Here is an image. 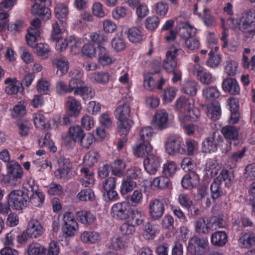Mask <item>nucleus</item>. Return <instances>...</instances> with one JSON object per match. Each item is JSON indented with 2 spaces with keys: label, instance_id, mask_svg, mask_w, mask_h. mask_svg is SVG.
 I'll return each instance as SVG.
<instances>
[{
  "label": "nucleus",
  "instance_id": "nucleus-25",
  "mask_svg": "<svg viewBox=\"0 0 255 255\" xmlns=\"http://www.w3.org/2000/svg\"><path fill=\"white\" fill-rule=\"evenodd\" d=\"M221 184L214 178L210 185L211 197L213 200L219 199L224 195Z\"/></svg>",
  "mask_w": 255,
  "mask_h": 255
},
{
  "label": "nucleus",
  "instance_id": "nucleus-50",
  "mask_svg": "<svg viewBox=\"0 0 255 255\" xmlns=\"http://www.w3.org/2000/svg\"><path fill=\"white\" fill-rule=\"evenodd\" d=\"M94 141V136L93 135L90 133L87 134L84 133L83 137L80 138L78 142L80 143L81 146L83 148L88 149Z\"/></svg>",
  "mask_w": 255,
  "mask_h": 255
},
{
  "label": "nucleus",
  "instance_id": "nucleus-43",
  "mask_svg": "<svg viewBox=\"0 0 255 255\" xmlns=\"http://www.w3.org/2000/svg\"><path fill=\"white\" fill-rule=\"evenodd\" d=\"M96 48L93 44L88 43L84 44L82 49V53L84 55L89 58H92L97 56Z\"/></svg>",
  "mask_w": 255,
  "mask_h": 255
},
{
  "label": "nucleus",
  "instance_id": "nucleus-17",
  "mask_svg": "<svg viewBox=\"0 0 255 255\" xmlns=\"http://www.w3.org/2000/svg\"><path fill=\"white\" fill-rule=\"evenodd\" d=\"M81 109V105L80 102L76 99L69 97L67 102V111L69 115L76 118L78 117Z\"/></svg>",
  "mask_w": 255,
  "mask_h": 255
},
{
  "label": "nucleus",
  "instance_id": "nucleus-57",
  "mask_svg": "<svg viewBox=\"0 0 255 255\" xmlns=\"http://www.w3.org/2000/svg\"><path fill=\"white\" fill-rule=\"evenodd\" d=\"M99 157L100 155L96 151H90L85 156V160L88 161V163L90 165H93L97 163Z\"/></svg>",
  "mask_w": 255,
  "mask_h": 255
},
{
  "label": "nucleus",
  "instance_id": "nucleus-55",
  "mask_svg": "<svg viewBox=\"0 0 255 255\" xmlns=\"http://www.w3.org/2000/svg\"><path fill=\"white\" fill-rule=\"evenodd\" d=\"M59 246L57 243L52 241L49 245L47 249L44 248V254L46 255H58Z\"/></svg>",
  "mask_w": 255,
  "mask_h": 255
},
{
  "label": "nucleus",
  "instance_id": "nucleus-39",
  "mask_svg": "<svg viewBox=\"0 0 255 255\" xmlns=\"http://www.w3.org/2000/svg\"><path fill=\"white\" fill-rule=\"evenodd\" d=\"M170 180L168 177L164 175L155 178L152 183V185L155 187L164 189L168 187Z\"/></svg>",
  "mask_w": 255,
  "mask_h": 255
},
{
  "label": "nucleus",
  "instance_id": "nucleus-22",
  "mask_svg": "<svg viewBox=\"0 0 255 255\" xmlns=\"http://www.w3.org/2000/svg\"><path fill=\"white\" fill-rule=\"evenodd\" d=\"M221 132L226 139L235 141L239 138V130L235 127L225 126L222 128Z\"/></svg>",
  "mask_w": 255,
  "mask_h": 255
},
{
  "label": "nucleus",
  "instance_id": "nucleus-63",
  "mask_svg": "<svg viewBox=\"0 0 255 255\" xmlns=\"http://www.w3.org/2000/svg\"><path fill=\"white\" fill-rule=\"evenodd\" d=\"M117 178L113 177H109L103 182V187L105 191L115 189Z\"/></svg>",
  "mask_w": 255,
  "mask_h": 255
},
{
  "label": "nucleus",
  "instance_id": "nucleus-35",
  "mask_svg": "<svg viewBox=\"0 0 255 255\" xmlns=\"http://www.w3.org/2000/svg\"><path fill=\"white\" fill-rule=\"evenodd\" d=\"M84 134V130L79 126H71L69 128V137L75 142L79 141Z\"/></svg>",
  "mask_w": 255,
  "mask_h": 255
},
{
  "label": "nucleus",
  "instance_id": "nucleus-58",
  "mask_svg": "<svg viewBox=\"0 0 255 255\" xmlns=\"http://www.w3.org/2000/svg\"><path fill=\"white\" fill-rule=\"evenodd\" d=\"M139 135V140L149 142L152 136L151 128L150 127H146L142 128L140 130Z\"/></svg>",
  "mask_w": 255,
  "mask_h": 255
},
{
  "label": "nucleus",
  "instance_id": "nucleus-41",
  "mask_svg": "<svg viewBox=\"0 0 255 255\" xmlns=\"http://www.w3.org/2000/svg\"><path fill=\"white\" fill-rule=\"evenodd\" d=\"M90 38L91 41L99 45H102L106 42L108 37L103 32L98 31L91 34Z\"/></svg>",
  "mask_w": 255,
  "mask_h": 255
},
{
  "label": "nucleus",
  "instance_id": "nucleus-18",
  "mask_svg": "<svg viewBox=\"0 0 255 255\" xmlns=\"http://www.w3.org/2000/svg\"><path fill=\"white\" fill-rule=\"evenodd\" d=\"M198 176L194 173L186 174L182 179V186L186 189H192L198 184Z\"/></svg>",
  "mask_w": 255,
  "mask_h": 255
},
{
  "label": "nucleus",
  "instance_id": "nucleus-36",
  "mask_svg": "<svg viewBox=\"0 0 255 255\" xmlns=\"http://www.w3.org/2000/svg\"><path fill=\"white\" fill-rule=\"evenodd\" d=\"M126 167V164L122 160H116L111 167L112 173L114 175L121 177L124 174V170Z\"/></svg>",
  "mask_w": 255,
  "mask_h": 255
},
{
  "label": "nucleus",
  "instance_id": "nucleus-31",
  "mask_svg": "<svg viewBox=\"0 0 255 255\" xmlns=\"http://www.w3.org/2000/svg\"><path fill=\"white\" fill-rule=\"evenodd\" d=\"M136 187V183L133 180L124 177L121 183L120 192L122 195H125L132 191Z\"/></svg>",
  "mask_w": 255,
  "mask_h": 255
},
{
  "label": "nucleus",
  "instance_id": "nucleus-34",
  "mask_svg": "<svg viewBox=\"0 0 255 255\" xmlns=\"http://www.w3.org/2000/svg\"><path fill=\"white\" fill-rule=\"evenodd\" d=\"M76 218L78 221L85 225L92 224L95 219V217L91 213L84 211H78L76 213Z\"/></svg>",
  "mask_w": 255,
  "mask_h": 255
},
{
  "label": "nucleus",
  "instance_id": "nucleus-52",
  "mask_svg": "<svg viewBox=\"0 0 255 255\" xmlns=\"http://www.w3.org/2000/svg\"><path fill=\"white\" fill-rule=\"evenodd\" d=\"M159 21V18L156 15L149 16L146 19L145 26L148 29L154 30L158 26Z\"/></svg>",
  "mask_w": 255,
  "mask_h": 255
},
{
  "label": "nucleus",
  "instance_id": "nucleus-61",
  "mask_svg": "<svg viewBox=\"0 0 255 255\" xmlns=\"http://www.w3.org/2000/svg\"><path fill=\"white\" fill-rule=\"evenodd\" d=\"M135 227L128 222L123 223L120 227V230L124 235H132L135 232Z\"/></svg>",
  "mask_w": 255,
  "mask_h": 255
},
{
  "label": "nucleus",
  "instance_id": "nucleus-46",
  "mask_svg": "<svg viewBox=\"0 0 255 255\" xmlns=\"http://www.w3.org/2000/svg\"><path fill=\"white\" fill-rule=\"evenodd\" d=\"M28 254L29 255H41L44 254V248L37 243H32L28 249Z\"/></svg>",
  "mask_w": 255,
  "mask_h": 255
},
{
  "label": "nucleus",
  "instance_id": "nucleus-24",
  "mask_svg": "<svg viewBox=\"0 0 255 255\" xmlns=\"http://www.w3.org/2000/svg\"><path fill=\"white\" fill-rule=\"evenodd\" d=\"M144 217L141 214V212L137 210H133L131 209L128 218L127 219L128 222L131 223L135 227L142 225L143 223Z\"/></svg>",
  "mask_w": 255,
  "mask_h": 255
},
{
  "label": "nucleus",
  "instance_id": "nucleus-4",
  "mask_svg": "<svg viewBox=\"0 0 255 255\" xmlns=\"http://www.w3.org/2000/svg\"><path fill=\"white\" fill-rule=\"evenodd\" d=\"M7 175H2L0 180L5 184L10 182L11 180L20 182L23 176V169L21 166L14 161H11L7 164Z\"/></svg>",
  "mask_w": 255,
  "mask_h": 255
},
{
  "label": "nucleus",
  "instance_id": "nucleus-62",
  "mask_svg": "<svg viewBox=\"0 0 255 255\" xmlns=\"http://www.w3.org/2000/svg\"><path fill=\"white\" fill-rule=\"evenodd\" d=\"M244 177L246 179L251 181L255 179V164L248 165L245 168Z\"/></svg>",
  "mask_w": 255,
  "mask_h": 255
},
{
  "label": "nucleus",
  "instance_id": "nucleus-64",
  "mask_svg": "<svg viewBox=\"0 0 255 255\" xmlns=\"http://www.w3.org/2000/svg\"><path fill=\"white\" fill-rule=\"evenodd\" d=\"M83 84V82L78 78H72L69 82V93L79 89Z\"/></svg>",
  "mask_w": 255,
  "mask_h": 255
},
{
  "label": "nucleus",
  "instance_id": "nucleus-2",
  "mask_svg": "<svg viewBox=\"0 0 255 255\" xmlns=\"http://www.w3.org/2000/svg\"><path fill=\"white\" fill-rule=\"evenodd\" d=\"M196 32V29L188 22L183 24L180 28L179 35L189 50H195L200 47V42L195 37Z\"/></svg>",
  "mask_w": 255,
  "mask_h": 255
},
{
  "label": "nucleus",
  "instance_id": "nucleus-3",
  "mask_svg": "<svg viewBox=\"0 0 255 255\" xmlns=\"http://www.w3.org/2000/svg\"><path fill=\"white\" fill-rule=\"evenodd\" d=\"M8 202L14 210H23L28 205L29 203L28 193L22 190H13L8 194Z\"/></svg>",
  "mask_w": 255,
  "mask_h": 255
},
{
  "label": "nucleus",
  "instance_id": "nucleus-59",
  "mask_svg": "<svg viewBox=\"0 0 255 255\" xmlns=\"http://www.w3.org/2000/svg\"><path fill=\"white\" fill-rule=\"evenodd\" d=\"M176 95V91L172 88L165 89L162 94L163 100L166 103L171 102Z\"/></svg>",
  "mask_w": 255,
  "mask_h": 255
},
{
  "label": "nucleus",
  "instance_id": "nucleus-48",
  "mask_svg": "<svg viewBox=\"0 0 255 255\" xmlns=\"http://www.w3.org/2000/svg\"><path fill=\"white\" fill-rule=\"evenodd\" d=\"M34 52L40 57H47L50 49L49 46L46 43L37 44L34 48Z\"/></svg>",
  "mask_w": 255,
  "mask_h": 255
},
{
  "label": "nucleus",
  "instance_id": "nucleus-7",
  "mask_svg": "<svg viewBox=\"0 0 255 255\" xmlns=\"http://www.w3.org/2000/svg\"><path fill=\"white\" fill-rule=\"evenodd\" d=\"M165 211V202L163 200L154 199L150 200L148 205V213L153 221L159 220Z\"/></svg>",
  "mask_w": 255,
  "mask_h": 255
},
{
  "label": "nucleus",
  "instance_id": "nucleus-10",
  "mask_svg": "<svg viewBox=\"0 0 255 255\" xmlns=\"http://www.w3.org/2000/svg\"><path fill=\"white\" fill-rule=\"evenodd\" d=\"M165 146L166 151L170 155H175L177 153L182 154L185 153V147L182 146L179 138L173 136L168 138Z\"/></svg>",
  "mask_w": 255,
  "mask_h": 255
},
{
  "label": "nucleus",
  "instance_id": "nucleus-21",
  "mask_svg": "<svg viewBox=\"0 0 255 255\" xmlns=\"http://www.w3.org/2000/svg\"><path fill=\"white\" fill-rule=\"evenodd\" d=\"M211 241L212 244L214 246L223 247L228 241V236L224 232H216L212 234Z\"/></svg>",
  "mask_w": 255,
  "mask_h": 255
},
{
  "label": "nucleus",
  "instance_id": "nucleus-12",
  "mask_svg": "<svg viewBox=\"0 0 255 255\" xmlns=\"http://www.w3.org/2000/svg\"><path fill=\"white\" fill-rule=\"evenodd\" d=\"M168 114L163 111L158 112L154 116L151 125L157 130H162L166 128L168 124Z\"/></svg>",
  "mask_w": 255,
  "mask_h": 255
},
{
  "label": "nucleus",
  "instance_id": "nucleus-42",
  "mask_svg": "<svg viewBox=\"0 0 255 255\" xmlns=\"http://www.w3.org/2000/svg\"><path fill=\"white\" fill-rule=\"evenodd\" d=\"M203 94L205 99L212 100L220 96V93L216 87H209L203 90Z\"/></svg>",
  "mask_w": 255,
  "mask_h": 255
},
{
  "label": "nucleus",
  "instance_id": "nucleus-47",
  "mask_svg": "<svg viewBox=\"0 0 255 255\" xmlns=\"http://www.w3.org/2000/svg\"><path fill=\"white\" fill-rule=\"evenodd\" d=\"M246 151V148H243L242 150L233 152L228 157V162L232 164H236L237 162H239L244 156Z\"/></svg>",
  "mask_w": 255,
  "mask_h": 255
},
{
  "label": "nucleus",
  "instance_id": "nucleus-6",
  "mask_svg": "<svg viewBox=\"0 0 255 255\" xmlns=\"http://www.w3.org/2000/svg\"><path fill=\"white\" fill-rule=\"evenodd\" d=\"M240 29L245 33L244 37L252 38L255 35V10H251L246 13L245 19Z\"/></svg>",
  "mask_w": 255,
  "mask_h": 255
},
{
  "label": "nucleus",
  "instance_id": "nucleus-15",
  "mask_svg": "<svg viewBox=\"0 0 255 255\" xmlns=\"http://www.w3.org/2000/svg\"><path fill=\"white\" fill-rule=\"evenodd\" d=\"M26 230L31 238H36L42 235L43 232V229L40 223L36 220L30 221L27 224Z\"/></svg>",
  "mask_w": 255,
  "mask_h": 255
},
{
  "label": "nucleus",
  "instance_id": "nucleus-19",
  "mask_svg": "<svg viewBox=\"0 0 255 255\" xmlns=\"http://www.w3.org/2000/svg\"><path fill=\"white\" fill-rule=\"evenodd\" d=\"M193 100L191 98H186L185 96H180L176 102L175 109L179 112H184L190 109L192 106Z\"/></svg>",
  "mask_w": 255,
  "mask_h": 255
},
{
  "label": "nucleus",
  "instance_id": "nucleus-5",
  "mask_svg": "<svg viewBox=\"0 0 255 255\" xmlns=\"http://www.w3.org/2000/svg\"><path fill=\"white\" fill-rule=\"evenodd\" d=\"M61 27L57 22L53 25V30L51 32V38L53 41H56L57 43L56 45L57 50L59 52H62L66 49L68 45H69V42L66 39L64 41H60L61 34L66 30V23L65 20L60 21Z\"/></svg>",
  "mask_w": 255,
  "mask_h": 255
},
{
  "label": "nucleus",
  "instance_id": "nucleus-56",
  "mask_svg": "<svg viewBox=\"0 0 255 255\" xmlns=\"http://www.w3.org/2000/svg\"><path fill=\"white\" fill-rule=\"evenodd\" d=\"M111 44L112 47L117 51H120L125 49L126 45L123 39L119 37L113 39Z\"/></svg>",
  "mask_w": 255,
  "mask_h": 255
},
{
  "label": "nucleus",
  "instance_id": "nucleus-8",
  "mask_svg": "<svg viewBox=\"0 0 255 255\" xmlns=\"http://www.w3.org/2000/svg\"><path fill=\"white\" fill-rule=\"evenodd\" d=\"M223 140V137L219 132H213L202 142L203 151L205 153L216 151L217 150L218 144Z\"/></svg>",
  "mask_w": 255,
  "mask_h": 255
},
{
  "label": "nucleus",
  "instance_id": "nucleus-20",
  "mask_svg": "<svg viewBox=\"0 0 255 255\" xmlns=\"http://www.w3.org/2000/svg\"><path fill=\"white\" fill-rule=\"evenodd\" d=\"M53 64L57 67V74L59 76H62L68 72L69 63L65 57L54 58Z\"/></svg>",
  "mask_w": 255,
  "mask_h": 255
},
{
  "label": "nucleus",
  "instance_id": "nucleus-13",
  "mask_svg": "<svg viewBox=\"0 0 255 255\" xmlns=\"http://www.w3.org/2000/svg\"><path fill=\"white\" fill-rule=\"evenodd\" d=\"M222 88L232 95H239L240 92V86L237 80L232 78H227L222 83Z\"/></svg>",
  "mask_w": 255,
  "mask_h": 255
},
{
  "label": "nucleus",
  "instance_id": "nucleus-51",
  "mask_svg": "<svg viewBox=\"0 0 255 255\" xmlns=\"http://www.w3.org/2000/svg\"><path fill=\"white\" fill-rule=\"evenodd\" d=\"M197 84L194 82H188L185 84L183 90L185 93L191 96L196 95L197 93Z\"/></svg>",
  "mask_w": 255,
  "mask_h": 255
},
{
  "label": "nucleus",
  "instance_id": "nucleus-14",
  "mask_svg": "<svg viewBox=\"0 0 255 255\" xmlns=\"http://www.w3.org/2000/svg\"><path fill=\"white\" fill-rule=\"evenodd\" d=\"M134 154L139 157L148 156L152 151V146L149 142L139 140V143L136 144L133 148Z\"/></svg>",
  "mask_w": 255,
  "mask_h": 255
},
{
  "label": "nucleus",
  "instance_id": "nucleus-1",
  "mask_svg": "<svg viewBox=\"0 0 255 255\" xmlns=\"http://www.w3.org/2000/svg\"><path fill=\"white\" fill-rule=\"evenodd\" d=\"M115 115L118 120L117 127L121 135H128L133 124L130 117V108L127 103L120 105L115 111Z\"/></svg>",
  "mask_w": 255,
  "mask_h": 255
},
{
  "label": "nucleus",
  "instance_id": "nucleus-60",
  "mask_svg": "<svg viewBox=\"0 0 255 255\" xmlns=\"http://www.w3.org/2000/svg\"><path fill=\"white\" fill-rule=\"evenodd\" d=\"M168 8L167 3L160 1L156 3L155 10L157 14L164 16L167 13Z\"/></svg>",
  "mask_w": 255,
  "mask_h": 255
},
{
  "label": "nucleus",
  "instance_id": "nucleus-53",
  "mask_svg": "<svg viewBox=\"0 0 255 255\" xmlns=\"http://www.w3.org/2000/svg\"><path fill=\"white\" fill-rule=\"evenodd\" d=\"M178 200L180 205L188 210H191L192 201L190 200L187 194H181L179 195Z\"/></svg>",
  "mask_w": 255,
  "mask_h": 255
},
{
  "label": "nucleus",
  "instance_id": "nucleus-32",
  "mask_svg": "<svg viewBox=\"0 0 255 255\" xmlns=\"http://www.w3.org/2000/svg\"><path fill=\"white\" fill-rule=\"evenodd\" d=\"M81 240L85 243H96L100 240V234L94 231H85L81 235Z\"/></svg>",
  "mask_w": 255,
  "mask_h": 255
},
{
  "label": "nucleus",
  "instance_id": "nucleus-16",
  "mask_svg": "<svg viewBox=\"0 0 255 255\" xmlns=\"http://www.w3.org/2000/svg\"><path fill=\"white\" fill-rule=\"evenodd\" d=\"M31 12L44 20L49 19L51 16L50 9L42 3H38V2H36L32 6Z\"/></svg>",
  "mask_w": 255,
  "mask_h": 255
},
{
  "label": "nucleus",
  "instance_id": "nucleus-45",
  "mask_svg": "<svg viewBox=\"0 0 255 255\" xmlns=\"http://www.w3.org/2000/svg\"><path fill=\"white\" fill-rule=\"evenodd\" d=\"M208 111L211 115V118L213 120H216L218 119L221 113L220 106L218 102L213 103L208 108Z\"/></svg>",
  "mask_w": 255,
  "mask_h": 255
},
{
  "label": "nucleus",
  "instance_id": "nucleus-26",
  "mask_svg": "<svg viewBox=\"0 0 255 255\" xmlns=\"http://www.w3.org/2000/svg\"><path fill=\"white\" fill-rule=\"evenodd\" d=\"M210 220L206 217L198 218L196 221V231L199 233L207 234L209 233L211 226Z\"/></svg>",
  "mask_w": 255,
  "mask_h": 255
},
{
  "label": "nucleus",
  "instance_id": "nucleus-44",
  "mask_svg": "<svg viewBox=\"0 0 255 255\" xmlns=\"http://www.w3.org/2000/svg\"><path fill=\"white\" fill-rule=\"evenodd\" d=\"M78 229V225L77 223H64L62 227L63 233L69 237L74 236Z\"/></svg>",
  "mask_w": 255,
  "mask_h": 255
},
{
  "label": "nucleus",
  "instance_id": "nucleus-11",
  "mask_svg": "<svg viewBox=\"0 0 255 255\" xmlns=\"http://www.w3.org/2000/svg\"><path fill=\"white\" fill-rule=\"evenodd\" d=\"M145 170L150 174H155L160 167L158 157L153 155H148L143 161Z\"/></svg>",
  "mask_w": 255,
  "mask_h": 255
},
{
  "label": "nucleus",
  "instance_id": "nucleus-54",
  "mask_svg": "<svg viewBox=\"0 0 255 255\" xmlns=\"http://www.w3.org/2000/svg\"><path fill=\"white\" fill-rule=\"evenodd\" d=\"M200 116L199 110L194 108L192 106H190V109L186 111V113H185V119L186 120H193L195 121Z\"/></svg>",
  "mask_w": 255,
  "mask_h": 255
},
{
  "label": "nucleus",
  "instance_id": "nucleus-29",
  "mask_svg": "<svg viewBox=\"0 0 255 255\" xmlns=\"http://www.w3.org/2000/svg\"><path fill=\"white\" fill-rule=\"evenodd\" d=\"M215 179L221 183L223 181L225 182L226 186L229 187L232 184L234 180V176L232 171H230L227 169H223L219 175Z\"/></svg>",
  "mask_w": 255,
  "mask_h": 255
},
{
  "label": "nucleus",
  "instance_id": "nucleus-30",
  "mask_svg": "<svg viewBox=\"0 0 255 255\" xmlns=\"http://www.w3.org/2000/svg\"><path fill=\"white\" fill-rule=\"evenodd\" d=\"M32 194L29 197V202L36 207H41L43 204L45 200V197L43 193L41 192L34 189L33 187H31Z\"/></svg>",
  "mask_w": 255,
  "mask_h": 255
},
{
  "label": "nucleus",
  "instance_id": "nucleus-23",
  "mask_svg": "<svg viewBox=\"0 0 255 255\" xmlns=\"http://www.w3.org/2000/svg\"><path fill=\"white\" fill-rule=\"evenodd\" d=\"M54 13L56 17L58 19L59 21H56L55 23L59 24V26L61 27V24L60 21L65 20L66 23V17L68 14V9L67 6L63 4H57L54 8ZM67 23H66V25Z\"/></svg>",
  "mask_w": 255,
  "mask_h": 255
},
{
  "label": "nucleus",
  "instance_id": "nucleus-28",
  "mask_svg": "<svg viewBox=\"0 0 255 255\" xmlns=\"http://www.w3.org/2000/svg\"><path fill=\"white\" fill-rule=\"evenodd\" d=\"M166 59L164 60L163 66L164 69L167 72H171L175 70L177 65V62L175 60V56L172 55L171 51H168L166 53Z\"/></svg>",
  "mask_w": 255,
  "mask_h": 255
},
{
  "label": "nucleus",
  "instance_id": "nucleus-38",
  "mask_svg": "<svg viewBox=\"0 0 255 255\" xmlns=\"http://www.w3.org/2000/svg\"><path fill=\"white\" fill-rule=\"evenodd\" d=\"M198 142L192 139L186 140L185 144H182V146L185 147V153L183 154L191 156L198 149Z\"/></svg>",
  "mask_w": 255,
  "mask_h": 255
},
{
  "label": "nucleus",
  "instance_id": "nucleus-9",
  "mask_svg": "<svg viewBox=\"0 0 255 255\" xmlns=\"http://www.w3.org/2000/svg\"><path fill=\"white\" fill-rule=\"evenodd\" d=\"M131 207L128 202H123L115 204L112 207V217L118 220H126L128 218Z\"/></svg>",
  "mask_w": 255,
  "mask_h": 255
},
{
  "label": "nucleus",
  "instance_id": "nucleus-27",
  "mask_svg": "<svg viewBox=\"0 0 255 255\" xmlns=\"http://www.w3.org/2000/svg\"><path fill=\"white\" fill-rule=\"evenodd\" d=\"M195 245H196L198 248L205 249L206 246V242L204 239H201L198 237H193L190 240L188 246V250L191 254H196L197 252Z\"/></svg>",
  "mask_w": 255,
  "mask_h": 255
},
{
  "label": "nucleus",
  "instance_id": "nucleus-49",
  "mask_svg": "<svg viewBox=\"0 0 255 255\" xmlns=\"http://www.w3.org/2000/svg\"><path fill=\"white\" fill-rule=\"evenodd\" d=\"M177 165L174 162H169L165 164L163 167L162 173L167 177H172L176 172Z\"/></svg>",
  "mask_w": 255,
  "mask_h": 255
},
{
  "label": "nucleus",
  "instance_id": "nucleus-33",
  "mask_svg": "<svg viewBox=\"0 0 255 255\" xmlns=\"http://www.w3.org/2000/svg\"><path fill=\"white\" fill-rule=\"evenodd\" d=\"M128 38L132 43H138L143 38V34L140 29L133 27L129 28L128 31Z\"/></svg>",
  "mask_w": 255,
  "mask_h": 255
},
{
  "label": "nucleus",
  "instance_id": "nucleus-37",
  "mask_svg": "<svg viewBox=\"0 0 255 255\" xmlns=\"http://www.w3.org/2000/svg\"><path fill=\"white\" fill-rule=\"evenodd\" d=\"M245 247L250 248L255 245V234L254 233H248L243 235L239 240Z\"/></svg>",
  "mask_w": 255,
  "mask_h": 255
},
{
  "label": "nucleus",
  "instance_id": "nucleus-40",
  "mask_svg": "<svg viewBox=\"0 0 255 255\" xmlns=\"http://www.w3.org/2000/svg\"><path fill=\"white\" fill-rule=\"evenodd\" d=\"M197 78L203 84H209L212 81L211 75L206 71L203 68L196 69Z\"/></svg>",
  "mask_w": 255,
  "mask_h": 255
}]
</instances>
